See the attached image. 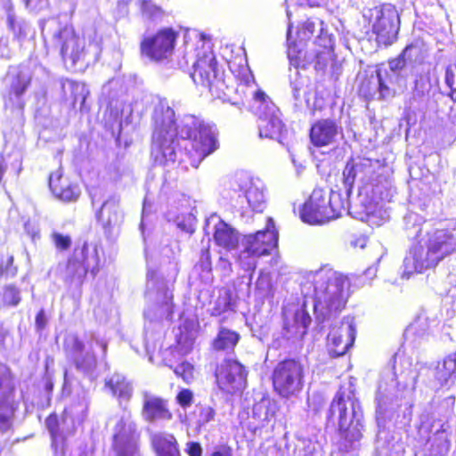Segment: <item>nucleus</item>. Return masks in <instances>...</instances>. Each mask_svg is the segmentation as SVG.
I'll return each mask as SVG.
<instances>
[{
  "label": "nucleus",
  "instance_id": "obj_18",
  "mask_svg": "<svg viewBox=\"0 0 456 456\" xmlns=\"http://www.w3.org/2000/svg\"><path fill=\"white\" fill-rule=\"evenodd\" d=\"M139 434L130 412L124 411L113 429V449L118 456H140L137 440Z\"/></svg>",
  "mask_w": 456,
  "mask_h": 456
},
{
  "label": "nucleus",
  "instance_id": "obj_33",
  "mask_svg": "<svg viewBox=\"0 0 456 456\" xmlns=\"http://www.w3.org/2000/svg\"><path fill=\"white\" fill-rule=\"evenodd\" d=\"M418 47L413 45H407L402 53L388 62V69L387 71H390L398 75V77L404 78L408 70L411 71V59L413 55L418 53Z\"/></svg>",
  "mask_w": 456,
  "mask_h": 456
},
{
  "label": "nucleus",
  "instance_id": "obj_32",
  "mask_svg": "<svg viewBox=\"0 0 456 456\" xmlns=\"http://www.w3.org/2000/svg\"><path fill=\"white\" fill-rule=\"evenodd\" d=\"M105 387L109 388L112 395L117 396L120 403L128 402L133 395V384L123 374L114 373L111 377L105 379Z\"/></svg>",
  "mask_w": 456,
  "mask_h": 456
},
{
  "label": "nucleus",
  "instance_id": "obj_26",
  "mask_svg": "<svg viewBox=\"0 0 456 456\" xmlns=\"http://www.w3.org/2000/svg\"><path fill=\"white\" fill-rule=\"evenodd\" d=\"M143 405L142 411V419L149 423L168 421L172 419V413L168 410L167 402L156 396L148 391L142 393Z\"/></svg>",
  "mask_w": 456,
  "mask_h": 456
},
{
  "label": "nucleus",
  "instance_id": "obj_62",
  "mask_svg": "<svg viewBox=\"0 0 456 456\" xmlns=\"http://www.w3.org/2000/svg\"><path fill=\"white\" fill-rule=\"evenodd\" d=\"M217 266L224 273V274H229L232 271V264L224 256L219 257Z\"/></svg>",
  "mask_w": 456,
  "mask_h": 456
},
{
  "label": "nucleus",
  "instance_id": "obj_57",
  "mask_svg": "<svg viewBox=\"0 0 456 456\" xmlns=\"http://www.w3.org/2000/svg\"><path fill=\"white\" fill-rule=\"evenodd\" d=\"M317 23L314 20H307L302 26L299 30V34L302 37V39H307L311 37L315 32Z\"/></svg>",
  "mask_w": 456,
  "mask_h": 456
},
{
  "label": "nucleus",
  "instance_id": "obj_42",
  "mask_svg": "<svg viewBox=\"0 0 456 456\" xmlns=\"http://www.w3.org/2000/svg\"><path fill=\"white\" fill-rule=\"evenodd\" d=\"M232 309V294L228 290L220 293L214 305L211 307L210 314L212 316H219L222 314Z\"/></svg>",
  "mask_w": 456,
  "mask_h": 456
},
{
  "label": "nucleus",
  "instance_id": "obj_14",
  "mask_svg": "<svg viewBox=\"0 0 456 456\" xmlns=\"http://www.w3.org/2000/svg\"><path fill=\"white\" fill-rule=\"evenodd\" d=\"M19 403L15 400L14 376L5 363L0 362V433H11Z\"/></svg>",
  "mask_w": 456,
  "mask_h": 456
},
{
  "label": "nucleus",
  "instance_id": "obj_2",
  "mask_svg": "<svg viewBox=\"0 0 456 456\" xmlns=\"http://www.w3.org/2000/svg\"><path fill=\"white\" fill-rule=\"evenodd\" d=\"M152 120L151 156L156 164L189 162L198 167L200 162L218 148L216 127L191 114L175 118L174 109L167 99L155 105Z\"/></svg>",
  "mask_w": 456,
  "mask_h": 456
},
{
  "label": "nucleus",
  "instance_id": "obj_39",
  "mask_svg": "<svg viewBox=\"0 0 456 456\" xmlns=\"http://www.w3.org/2000/svg\"><path fill=\"white\" fill-rule=\"evenodd\" d=\"M430 444L429 452L431 456H445L450 449V441L444 424L436 430L432 436L428 440Z\"/></svg>",
  "mask_w": 456,
  "mask_h": 456
},
{
  "label": "nucleus",
  "instance_id": "obj_27",
  "mask_svg": "<svg viewBox=\"0 0 456 456\" xmlns=\"http://www.w3.org/2000/svg\"><path fill=\"white\" fill-rule=\"evenodd\" d=\"M49 186L53 195L65 202L76 201L80 195V188L64 177L60 170L50 175Z\"/></svg>",
  "mask_w": 456,
  "mask_h": 456
},
{
  "label": "nucleus",
  "instance_id": "obj_11",
  "mask_svg": "<svg viewBox=\"0 0 456 456\" xmlns=\"http://www.w3.org/2000/svg\"><path fill=\"white\" fill-rule=\"evenodd\" d=\"M307 368L302 361L286 359L273 369L272 379L274 390L282 397L297 395L304 387Z\"/></svg>",
  "mask_w": 456,
  "mask_h": 456
},
{
  "label": "nucleus",
  "instance_id": "obj_9",
  "mask_svg": "<svg viewBox=\"0 0 456 456\" xmlns=\"http://www.w3.org/2000/svg\"><path fill=\"white\" fill-rule=\"evenodd\" d=\"M168 283L169 281L157 277L155 271L148 269L146 297L152 303L144 311L146 335L151 329L159 328L161 321L172 318L173 294Z\"/></svg>",
  "mask_w": 456,
  "mask_h": 456
},
{
  "label": "nucleus",
  "instance_id": "obj_53",
  "mask_svg": "<svg viewBox=\"0 0 456 456\" xmlns=\"http://www.w3.org/2000/svg\"><path fill=\"white\" fill-rule=\"evenodd\" d=\"M51 239L55 248L59 250H66L71 245V238L58 232H53L51 234Z\"/></svg>",
  "mask_w": 456,
  "mask_h": 456
},
{
  "label": "nucleus",
  "instance_id": "obj_48",
  "mask_svg": "<svg viewBox=\"0 0 456 456\" xmlns=\"http://www.w3.org/2000/svg\"><path fill=\"white\" fill-rule=\"evenodd\" d=\"M444 80L450 88V97L456 102V66L450 65L446 68Z\"/></svg>",
  "mask_w": 456,
  "mask_h": 456
},
{
  "label": "nucleus",
  "instance_id": "obj_20",
  "mask_svg": "<svg viewBox=\"0 0 456 456\" xmlns=\"http://www.w3.org/2000/svg\"><path fill=\"white\" fill-rule=\"evenodd\" d=\"M356 336L354 319L346 316L340 325L333 327L328 334V350L332 357L344 355L353 346Z\"/></svg>",
  "mask_w": 456,
  "mask_h": 456
},
{
  "label": "nucleus",
  "instance_id": "obj_36",
  "mask_svg": "<svg viewBox=\"0 0 456 456\" xmlns=\"http://www.w3.org/2000/svg\"><path fill=\"white\" fill-rule=\"evenodd\" d=\"M6 10V22L9 30H11L13 34V37L19 41L26 38L30 33V25L24 19L17 18L12 4L10 1L6 2L5 6Z\"/></svg>",
  "mask_w": 456,
  "mask_h": 456
},
{
  "label": "nucleus",
  "instance_id": "obj_21",
  "mask_svg": "<svg viewBox=\"0 0 456 456\" xmlns=\"http://www.w3.org/2000/svg\"><path fill=\"white\" fill-rule=\"evenodd\" d=\"M242 246L260 256L270 255L278 246V232L275 229L273 219L267 218L265 230L245 235Z\"/></svg>",
  "mask_w": 456,
  "mask_h": 456
},
{
  "label": "nucleus",
  "instance_id": "obj_49",
  "mask_svg": "<svg viewBox=\"0 0 456 456\" xmlns=\"http://www.w3.org/2000/svg\"><path fill=\"white\" fill-rule=\"evenodd\" d=\"M194 367L188 362H183L174 368L176 376L181 377L186 383L193 379Z\"/></svg>",
  "mask_w": 456,
  "mask_h": 456
},
{
  "label": "nucleus",
  "instance_id": "obj_40",
  "mask_svg": "<svg viewBox=\"0 0 456 456\" xmlns=\"http://www.w3.org/2000/svg\"><path fill=\"white\" fill-rule=\"evenodd\" d=\"M239 340V333L226 328H221L213 342V346L216 350H230L234 348Z\"/></svg>",
  "mask_w": 456,
  "mask_h": 456
},
{
  "label": "nucleus",
  "instance_id": "obj_51",
  "mask_svg": "<svg viewBox=\"0 0 456 456\" xmlns=\"http://www.w3.org/2000/svg\"><path fill=\"white\" fill-rule=\"evenodd\" d=\"M176 225L181 231L191 234L195 231V218L191 214L178 216L176 218Z\"/></svg>",
  "mask_w": 456,
  "mask_h": 456
},
{
  "label": "nucleus",
  "instance_id": "obj_55",
  "mask_svg": "<svg viewBox=\"0 0 456 456\" xmlns=\"http://www.w3.org/2000/svg\"><path fill=\"white\" fill-rule=\"evenodd\" d=\"M288 333L289 330L284 328L282 332L274 335L270 346L276 350L286 348L289 339Z\"/></svg>",
  "mask_w": 456,
  "mask_h": 456
},
{
  "label": "nucleus",
  "instance_id": "obj_30",
  "mask_svg": "<svg viewBox=\"0 0 456 456\" xmlns=\"http://www.w3.org/2000/svg\"><path fill=\"white\" fill-rule=\"evenodd\" d=\"M136 6L142 22L149 28L163 22L168 17V12L153 0H137Z\"/></svg>",
  "mask_w": 456,
  "mask_h": 456
},
{
  "label": "nucleus",
  "instance_id": "obj_46",
  "mask_svg": "<svg viewBox=\"0 0 456 456\" xmlns=\"http://www.w3.org/2000/svg\"><path fill=\"white\" fill-rule=\"evenodd\" d=\"M20 291L16 286L10 284L4 287L3 292L4 305L16 306L20 302Z\"/></svg>",
  "mask_w": 456,
  "mask_h": 456
},
{
  "label": "nucleus",
  "instance_id": "obj_64",
  "mask_svg": "<svg viewBox=\"0 0 456 456\" xmlns=\"http://www.w3.org/2000/svg\"><path fill=\"white\" fill-rule=\"evenodd\" d=\"M65 414L67 415L66 418H70L73 422H81L85 416H74V411L72 406L66 408L64 411Z\"/></svg>",
  "mask_w": 456,
  "mask_h": 456
},
{
  "label": "nucleus",
  "instance_id": "obj_56",
  "mask_svg": "<svg viewBox=\"0 0 456 456\" xmlns=\"http://www.w3.org/2000/svg\"><path fill=\"white\" fill-rule=\"evenodd\" d=\"M30 12H40L49 6V0H22Z\"/></svg>",
  "mask_w": 456,
  "mask_h": 456
},
{
  "label": "nucleus",
  "instance_id": "obj_63",
  "mask_svg": "<svg viewBox=\"0 0 456 456\" xmlns=\"http://www.w3.org/2000/svg\"><path fill=\"white\" fill-rule=\"evenodd\" d=\"M211 456H232V451L229 447L220 446L212 452Z\"/></svg>",
  "mask_w": 456,
  "mask_h": 456
},
{
  "label": "nucleus",
  "instance_id": "obj_28",
  "mask_svg": "<svg viewBox=\"0 0 456 456\" xmlns=\"http://www.w3.org/2000/svg\"><path fill=\"white\" fill-rule=\"evenodd\" d=\"M31 77L28 72L20 71L12 78L5 106L17 109L20 111L24 109V94L30 85Z\"/></svg>",
  "mask_w": 456,
  "mask_h": 456
},
{
  "label": "nucleus",
  "instance_id": "obj_7",
  "mask_svg": "<svg viewBox=\"0 0 456 456\" xmlns=\"http://www.w3.org/2000/svg\"><path fill=\"white\" fill-rule=\"evenodd\" d=\"M393 372L384 374L379 386L376 395V422L378 433L375 443L380 439V433L385 426L384 416L388 407L403 397V392L413 389L416 384L417 374L412 369V364L408 357L395 354L393 357Z\"/></svg>",
  "mask_w": 456,
  "mask_h": 456
},
{
  "label": "nucleus",
  "instance_id": "obj_10",
  "mask_svg": "<svg viewBox=\"0 0 456 456\" xmlns=\"http://www.w3.org/2000/svg\"><path fill=\"white\" fill-rule=\"evenodd\" d=\"M99 248L98 245L86 241L77 243L63 273L64 281L69 285L79 286L88 272L95 276L100 262Z\"/></svg>",
  "mask_w": 456,
  "mask_h": 456
},
{
  "label": "nucleus",
  "instance_id": "obj_44",
  "mask_svg": "<svg viewBox=\"0 0 456 456\" xmlns=\"http://www.w3.org/2000/svg\"><path fill=\"white\" fill-rule=\"evenodd\" d=\"M68 84L73 96L74 105L78 103L80 110H82L84 108L86 97L89 94L88 88L86 87V84L82 82L69 81Z\"/></svg>",
  "mask_w": 456,
  "mask_h": 456
},
{
  "label": "nucleus",
  "instance_id": "obj_31",
  "mask_svg": "<svg viewBox=\"0 0 456 456\" xmlns=\"http://www.w3.org/2000/svg\"><path fill=\"white\" fill-rule=\"evenodd\" d=\"M151 443L156 456H182L178 442L172 434L152 433Z\"/></svg>",
  "mask_w": 456,
  "mask_h": 456
},
{
  "label": "nucleus",
  "instance_id": "obj_4",
  "mask_svg": "<svg viewBox=\"0 0 456 456\" xmlns=\"http://www.w3.org/2000/svg\"><path fill=\"white\" fill-rule=\"evenodd\" d=\"M41 32L46 40L52 37L56 45L60 46L61 54L65 62L70 61L71 66L89 65L96 62L102 53V37L94 27L87 28L80 37L71 27H59L55 19L41 23Z\"/></svg>",
  "mask_w": 456,
  "mask_h": 456
},
{
  "label": "nucleus",
  "instance_id": "obj_19",
  "mask_svg": "<svg viewBox=\"0 0 456 456\" xmlns=\"http://www.w3.org/2000/svg\"><path fill=\"white\" fill-rule=\"evenodd\" d=\"M440 260L426 241L421 239L417 244H414L408 251L403 264L402 276L410 278L415 273H423L438 265Z\"/></svg>",
  "mask_w": 456,
  "mask_h": 456
},
{
  "label": "nucleus",
  "instance_id": "obj_54",
  "mask_svg": "<svg viewBox=\"0 0 456 456\" xmlns=\"http://www.w3.org/2000/svg\"><path fill=\"white\" fill-rule=\"evenodd\" d=\"M194 395L191 390L183 388L176 395L177 403L183 409H187L193 403Z\"/></svg>",
  "mask_w": 456,
  "mask_h": 456
},
{
  "label": "nucleus",
  "instance_id": "obj_29",
  "mask_svg": "<svg viewBox=\"0 0 456 456\" xmlns=\"http://www.w3.org/2000/svg\"><path fill=\"white\" fill-rule=\"evenodd\" d=\"M411 73L414 77V86L411 104L413 105V102L419 104L425 102L431 88L429 67L425 63L415 64L411 66Z\"/></svg>",
  "mask_w": 456,
  "mask_h": 456
},
{
  "label": "nucleus",
  "instance_id": "obj_37",
  "mask_svg": "<svg viewBox=\"0 0 456 456\" xmlns=\"http://www.w3.org/2000/svg\"><path fill=\"white\" fill-rule=\"evenodd\" d=\"M279 410V404L275 400L269 397H263L256 403L252 409L253 418L263 423H269L275 419Z\"/></svg>",
  "mask_w": 456,
  "mask_h": 456
},
{
  "label": "nucleus",
  "instance_id": "obj_22",
  "mask_svg": "<svg viewBox=\"0 0 456 456\" xmlns=\"http://www.w3.org/2000/svg\"><path fill=\"white\" fill-rule=\"evenodd\" d=\"M216 379L222 391L234 394L246 387L247 372L239 362L229 360L217 368Z\"/></svg>",
  "mask_w": 456,
  "mask_h": 456
},
{
  "label": "nucleus",
  "instance_id": "obj_34",
  "mask_svg": "<svg viewBox=\"0 0 456 456\" xmlns=\"http://www.w3.org/2000/svg\"><path fill=\"white\" fill-rule=\"evenodd\" d=\"M96 218L105 228L118 224L122 218L118 210V200L110 197L105 200L96 213Z\"/></svg>",
  "mask_w": 456,
  "mask_h": 456
},
{
  "label": "nucleus",
  "instance_id": "obj_59",
  "mask_svg": "<svg viewBox=\"0 0 456 456\" xmlns=\"http://www.w3.org/2000/svg\"><path fill=\"white\" fill-rule=\"evenodd\" d=\"M184 451L189 456H201L202 454L201 445L197 442H188Z\"/></svg>",
  "mask_w": 456,
  "mask_h": 456
},
{
  "label": "nucleus",
  "instance_id": "obj_17",
  "mask_svg": "<svg viewBox=\"0 0 456 456\" xmlns=\"http://www.w3.org/2000/svg\"><path fill=\"white\" fill-rule=\"evenodd\" d=\"M254 113L257 117L259 137L276 140L283 144L285 126L279 109L270 98L260 102V106L254 107Z\"/></svg>",
  "mask_w": 456,
  "mask_h": 456
},
{
  "label": "nucleus",
  "instance_id": "obj_12",
  "mask_svg": "<svg viewBox=\"0 0 456 456\" xmlns=\"http://www.w3.org/2000/svg\"><path fill=\"white\" fill-rule=\"evenodd\" d=\"M372 33L376 35L379 45L388 46L397 39L400 29V18L395 5L383 4L368 10Z\"/></svg>",
  "mask_w": 456,
  "mask_h": 456
},
{
  "label": "nucleus",
  "instance_id": "obj_50",
  "mask_svg": "<svg viewBox=\"0 0 456 456\" xmlns=\"http://www.w3.org/2000/svg\"><path fill=\"white\" fill-rule=\"evenodd\" d=\"M17 273V267L13 265V256L7 255L0 263V274L5 278H12Z\"/></svg>",
  "mask_w": 456,
  "mask_h": 456
},
{
  "label": "nucleus",
  "instance_id": "obj_8",
  "mask_svg": "<svg viewBox=\"0 0 456 456\" xmlns=\"http://www.w3.org/2000/svg\"><path fill=\"white\" fill-rule=\"evenodd\" d=\"M65 343L76 369L90 380L96 379L100 375L97 358L104 362V366L107 367L105 359L109 343L104 337L92 333L83 341L77 336H71Z\"/></svg>",
  "mask_w": 456,
  "mask_h": 456
},
{
  "label": "nucleus",
  "instance_id": "obj_60",
  "mask_svg": "<svg viewBox=\"0 0 456 456\" xmlns=\"http://www.w3.org/2000/svg\"><path fill=\"white\" fill-rule=\"evenodd\" d=\"M45 425L49 432L54 436L58 432L59 420L56 415H50L46 420Z\"/></svg>",
  "mask_w": 456,
  "mask_h": 456
},
{
  "label": "nucleus",
  "instance_id": "obj_6",
  "mask_svg": "<svg viewBox=\"0 0 456 456\" xmlns=\"http://www.w3.org/2000/svg\"><path fill=\"white\" fill-rule=\"evenodd\" d=\"M305 280L303 290L314 288V308L318 320L335 317L345 308L348 281L343 274L324 267L309 273Z\"/></svg>",
  "mask_w": 456,
  "mask_h": 456
},
{
  "label": "nucleus",
  "instance_id": "obj_1",
  "mask_svg": "<svg viewBox=\"0 0 456 456\" xmlns=\"http://www.w3.org/2000/svg\"><path fill=\"white\" fill-rule=\"evenodd\" d=\"M343 183L345 197L333 190L314 189L300 211L302 221L321 224L346 211L355 219L380 225L386 219L383 204L396 193L387 167L376 159H353L344 168Z\"/></svg>",
  "mask_w": 456,
  "mask_h": 456
},
{
  "label": "nucleus",
  "instance_id": "obj_38",
  "mask_svg": "<svg viewBox=\"0 0 456 456\" xmlns=\"http://www.w3.org/2000/svg\"><path fill=\"white\" fill-rule=\"evenodd\" d=\"M290 39H291V23L289 22L288 25V31H287L288 59L289 61L290 65L294 66L296 69H298V68L305 69L308 65H310V61L307 60L308 53L303 51L301 42L299 44L291 43Z\"/></svg>",
  "mask_w": 456,
  "mask_h": 456
},
{
  "label": "nucleus",
  "instance_id": "obj_5",
  "mask_svg": "<svg viewBox=\"0 0 456 456\" xmlns=\"http://www.w3.org/2000/svg\"><path fill=\"white\" fill-rule=\"evenodd\" d=\"M329 423H338L339 449L345 452L359 449L363 436V411L352 386L340 388L333 398L327 414Z\"/></svg>",
  "mask_w": 456,
  "mask_h": 456
},
{
  "label": "nucleus",
  "instance_id": "obj_52",
  "mask_svg": "<svg viewBox=\"0 0 456 456\" xmlns=\"http://www.w3.org/2000/svg\"><path fill=\"white\" fill-rule=\"evenodd\" d=\"M290 87L292 91V95L296 102L301 101L302 93L305 94V80L299 77V73L296 71V77L294 80L290 81Z\"/></svg>",
  "mask_w": 456,
  "mask_h": 456
},
{
  "label": "nucleus",
  "instance_id": "obj_13",
  "mask_svg": "<svg viewBox=\"0 0 456 456\" xmlns=\"http://www.w3.org/2000/svg\"><path fill=\"white\" fill-rule=\"evenodd\" d=\"M231 189L237 194V204L241 208H248L262 212L265 207V184L257 177L246 173H238L231 183Z\"/></svg>",
  "mask_w": 456,
  "mask_h": 456
},
{
  "label": "nucleus",
  "instance_id": "obj_15",
  "mask_svg": "<svg viewBox=\"0 0 456 456\" xmlns=\"http://www.w3.org/2000/svg\"><path fill=\"white\" fill-rule=\"evenodd\" d=\"M178 33L172 28H164L156 34L144 37L140 45L141 53L151 61L163 62L173 55Z\"/></svg>",
  "mask_w": 456,
  "mask_h": 456
},
{
  "label": "nucleus",
  "instance_id": "obj_24",
  "mask_svg": "<svg viewBox=\"0 0 456 456\" xmlns=\"http://www.w3.org/2000/svg\"><path fill=\"white\" fill-rule=\"evenodd\" d=\"M440 262L456 250V228L434 229L422 238Z\"/></svg>",
  "mask_w": 456,
  "mask_h": 456
},
{
  "label": "nucleus",
  "instance_id": "obj_41",
  "mask_svg": "<svg viewBox=\"0 0 456 456\" xmlns=\"http://www.w3.org/2000/svg\"><path fill=\"white\" fill-rule=\"evenodd\" d=\"M311 322V316L304 306L297 310L294 314L295 336L302 338L306 334Z\"/></svg>",
  "mask_w": 456,
  "mask_h": 456
},
{
  "label": "nucleus",
  "instance_id": "obj_45",
  "mask_svg": "<svg viewBox=\"0 0 456 456\" xmlns=\"http://www.w3.org/2000/svg\"><path fill=\"white\" fill-rule=\"evenodd\" d=\"M258 257H260L259 255L253 254V252H250L243 248V250L240 251L238 256V263L244 271L250 273L251 277L256 267Z\"/></svg>",
  "mask_w": 456,
  "mask_h": 456
},
{
  "label": "nucleus",
  "instance_id": "obj_23",
  "mask_svg": "<svg viewBox=\"0 0 456 456\" xmlns=\"http://www.w3.org/2000/svg\"><path fill=\"white\" fill-rule=\"evenodd\" d=\"M309 135L315 147L334 145L343 135V128L336 119L322 118L312 125Z\"/></svg>",
  "mask_w": 456,
  "mask_h": 456
},
{
  "label": "nucleus",
  "instance_id": "obj_47",
  "mask_svg": "<svg viewBox=\"0 0 456 456\" xmlns=\"http://www.w3.org/2000/svg\"><path fill=\"white\" fill-rule=\"evenodd\" d=\"M199 414L197 419V425L199 428L206 426L208 423L212 421L216 416V411L214 408L207 405L198 406Z\"/></svg>",
  "mask_w": 456,
  "mask_h": 456
},
{
  "label": "nucleus",
  "instance_id": "obj_25",
  "mask_svg": "<svg viewBox=\"0 0 456 456\" xmlns=\"http://www.w3.org/2000/svg\"><path fill=\"white\" fill-rule=\"evenodd\" d=\"M204 231L207 234L213 232L216 245L227 250L234 249L239 244L238 232L216 215H212L206 220Z\"/></svg>",
  "mask_w": 456,
  "mask_h": 456
},
{
  "label": "nucleus",
  "instance_id": "obj_58",
  "mask_svg": "<svg viewBox=\"0 0 456 456\" xmlns=\"http://www.w3.org/2000/svg\"><path fill=\"white\" fill-rule=\"evenodd\" d=\"M200 265L203 271H210L211 270V259H210V252L208 248L201 249L200 257Z\"/></svg>",
  "mask_w": 456,
  "mask_h": 456
},
{
  "label": "nucleus",
  "instance_id": "obj_61",
  "mask_svg": "<svg viewBox=\"0 0 456 456\" xmlns=\"http://www.w3.org/2000/svg\"><path fill=\"white\" fill-rule=\"evenodd\" d=\"M36 328L38 331L43 330L47 324V318L44 309H41L36 316Z\"/></svg>",
  "mask_w": 456,
  "mask_h": 456
},
{
  "label": "nucleus",
  "instance_id": "obj_3",
  "mask_svg": "<svg viewBox=\"0 0 456 456\" xmlns=\"http://www.w3.org/2000/svg\"><path fill=\"white\" fill-rule=\"evenodd\" d=\"M188 45H186V49ZM177 67L189 70L190 77L197 85L208 89L213 97L227 102L232 105L244 104L252 100V109L260 106V102L269 97L265 92L256 88L254 76L248 67L242 68L236 86L229 85L224 72L219 69L216 56L210 46L201 42V47H196L194 53L187 50L182 60L177 61Z\"/></svg>",
  "mask_w": 456,
  "mask_h": 456
},
{
  "label": "nucleus",
  "instance_id": "obj_43",
  "mask_svg": "<svg viewBox=\"0 0 456 456\" xmlns=\"http://www.w3.org/2000/svg\"><path fill=\"white\" fill-rule=\"evenodd\" d=\"M332 52L329 47H324L321 51H315L314 54H307V60L310 64L314 63V69H324L331 60Z\"/></svg>",
  "mask_w": 456,
  "mask_h": 456
},
{
  "label": "nucleus",
  "instance_id": "obj_35",
  "mask_svg": "<svg viewBox=\"0 0 456 456\" xmlns=\"http://www.w3.org/2000/svg\"><path fill=\"white\" fill-rule=\"evenodd\" d=\"M435 378L440 387L456 382V352L448 354L435 370Z\"/></svg>",
  "mask_w": 456,
  "mask_h": 456
},
{
  "label": "nucleus",
  "instance_id": "obj_16",
  "mask_svg": "<svg viewBox=\"0 0 456 456\" xmlns=\"http://www.w3.org/2000/svg\"><path fill=\"white\" fill-rule=\"evenodd\" d=\"M405 78L398 77L387 69H378L376 77L366 79L360 87V93L366 98L388 100L395 96L396 86H405Z\"/></svg>",
  "mask_w": 456,
  "mask_h": 456
}]
</instances>
